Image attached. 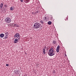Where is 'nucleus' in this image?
<instances>
[{"instance_id": "obj_1", "label": "nucleus", "mask_w": 76, "mask_h": 76, "mask_svg": "<svg viewBox=\"0 0 76 76\" xmlns=\"http://www.w3.org/2000/svg\"><path fill=\"white\" fill-rule=\"evenodd\" d=\"M48 54L50 56H53L55 55V52L54 50H53V48H51L50 50H49V52H48Z\"/></svg>"}, {"instance_id": "obj_2", "label": "nucleus", "mask_w": 76, "mask_h": 76, "mask_svg": "<svg viewBox=\"0 0 76 76\" xmlns=\"http://www.w3.org/2000/svg\"><path fill=\"white\" fill-rule=\"evenodd\" d=\"M41 24L38 23H36L34 24V27L36 29H38L40 27Z\"/></svg>"}, {"instance_id": "obj_3", "label": "nucleus", "mask_w": 76, "mask_h": 76, "mask_svg": "<svg viewBox=\"0 0 76 76\" xmlns=\"http://www.w3.org/2000/svg\"><path fill=\"white\" fill-rule=\"evenodd\" d=\"M5 21L6 23H10L11 22V19L9 18H6L5 20Z\"/></svg>"}, {"instance_id": "obj_4", "label": "nucleus", "mask_w": 76, "mask_h": 76, "mask_svg": "<svg viewBox=\"0 0 76 76\" xmlns=\"http://www.w3.org/2000/svg\"><path fill=\"white\" fill-rule=\"evenodd\" d=\"M14 37H15V38L16 37L18 39H20V35L19 34L17 33L14 35Z\"/></svg>"}, {"instance_id": "obj_5", "label": "nucleus", "mask_w": 76, "mask_h": 76, "mask_svg": "<svg viewBox=\"0 0 76 76\" xmlns=\"http://www.w3.org/2000/svg\"><path fill=\"white\" fill-rule=\"evenodd\" d=\"M14 73L17 75H19V71L18 70H16L14 71Z\"/></svg>"}, {"instance_id": "obj_6", "label": "nucleus", "mask_w": 76, "mask_h": 76, "mask_svg": "<svg viewBox=\"0 0 76 76\" xmlns=\"http://www.w3.org/2000/svg\"><path fill=\"white\" fill-rule=\"evenodd\" d=\"M18 42V39L16 38L15 40L14 41V42L15 44H16V43H17Z\"/></svg>"}, {"instance_id": "obj_7", "label": "nucleus", "mask_w": 76, "mask_h": 76, "mask_svg": "<svg viewBox=\"0 0 76 76\" xmlns=\"http://www.w3.org/2000/svg\"><path fill=\"white\" fill-rule=\"evenodd\" d=\"M4 35L3 34H0V37L1 38H3L4 37Z\"/></svg>"}, {"instance_id": "obj_8", "label": "nucleus", "mask_w": 76, "mask_h": 76, "mask_svg": "<svg viewBox=\"0 0 76 76\" xmlns=\"http://www.w3.org/2000/svg\"><path fill=\"white\" fill-rule=\"evenodd\" d=\"M3 6V4L1 3L0 5V9H2V7Z\"/></svg>"}, {"instance_id": "obj_9", "label": "nucleus", "mask_w": 76, "mask_h": 76, "mask_svg": "<svg viewBox=\"0 0 76 76\" xmlns=\"http://www.w3.org/2000/svg\"><path fill=\"white\" fill-rule=\"evenodd\" d=\"M14 9H15V7H11L10 8V10H12V11L13 10H14Z\"/></svg>"}, {"instance_id": "obj_10", "label": "nucleus", "mask_w": 76, "mask_h": 76, "mask_svg": "<svg viewBox=\"0 0 76 76\" xmlns=\"http://www.w3.org/2000/svg\"><path fill=\"white\" fill-rule=\"evenodd\" d=\"M24 2L27 3H28V2H29V0H25L24 1Z\"/></svg>"}, {"instance_id": "obj_11", "label": "nucleus", "mask_w": 76, "mask_h": 76, "mask_svg": "<svg viewBox=\"0 0 76 76\" xmlns=\"http://www.w3.org/2000/svg\"><path fill=\"white\" fill-rule=\"evenodd\" d=\"M43 54H45V49H43Z\"/></svg>"}, {"instance_id": "obj_12", "label": "nucleus", "mask_w": 76, "mask_h": 76, "mask_svg": "<svg viewBox=\"0 0 76 76\" xmlns=\"http://www.w3.org/2000/svg\"><path fill=\"white\" fill-rule=\"evenodd\" d=\"M53 44L54 45L56 44V41L55 40H53Z\"/></svg>"}, {"instance_id": "obj_13", "label": "nucleus", "mask_w": 76, "mask_h": 76, "mask_svg": "<svg viewBox=\"0 0 76 76\" xmlns=\"http://www.w3.org/2000/svg\"><path fill=\"white\" fill-rule=\"evenodd\" d=\"M8 37H7V35H5L4 37V39H6Z\"/></svg>"}, {"instance_id": "obj_14", "label": "nucleus", "mask_w": 76, "mask_h": 76, "mask_svg": "<svg viewBox=\"0 0 76 76\" xmlns=\"http://www.w3.org/2000/svg\"><path fill=\"white\" fill-rule=\"evenodd\" d=\"M9 34V33H8V32H6L5 33V34H4V35H8Z\"/></svg>"}, {"instance_id": "obj_15", "label": "nucleus", "mask_w": 76, "mask_h": 76, "mask_svg": "<svg viewBox=\"0 0 76 76\" xmlns=\"http://www.w3.org/2000/svg\"><path fill=\"white\" fill-rule=\"evenodd\" d=\"M51 23H52L51 21H49L48 22V25H51Z\"/></svg>"}, {"instance_id": "obj_16", "label": "nucleus", "mask_w": 76, "mask_h": 76, "mask_svg": "<svg viewBox=\"0 0 76 76\" xmlns=\"http://www.w3.org/2000/svg\"><path fill=\"white\" fill-rule=\"evenodd\" d=\"M14 26H15V27H18V24H14Z\"/></svg>"}, {"instance_id": "obj_17", "label": "nucleus", "mask_w": 76, "mask_h": 76, "mask_svg": "<svg viewBox=\"0 0 76 76\" xmlns=\"http://www.w3.org/2000/svg\"><path fill=\"white\" fill-rule=\"evenodd\" d=\"M59 49H60V46L58 45L57 46V48L56 49H57V50H59Z\"/></svg>"}, {"instance_id": "obj_18", "label": "nucleus", "mask_w": 76, "mask_h": 76, "mask_svg": "<svg viewBox=\"0 0 76 76\" xmlns=\"http://www.w3.org/2000/svg\"><path fill=\"white\" fill-rule=\"evenodd\" d=\"M4 7H7V4H5L4 5Z\"/></svg>"}, {"instance_id": "obj_19", "label": "nucleus", "mask_w": 76, "mask_h": 76, "mask_svg": "<svg viewBox=\"0 0 76 76\" xmlns=\"http://www.w3.org/2000/svg\"><path fill=\"white\" fill-rule=\"evenodd\" d=\"M40 22L41 23H44V22H43V21L42 20L40 21Z\"/></svg>"}, {"instance_id": "obj_20", "label": "nucleus", "mask_w": 76, "mask_h": 76, "mask_svg": "<svg viewBox=\"0 0 76 76\" xmlns=\"http://www.w3.org/2000/svg\"><path fill=\"white\" fill-rule=\"evenodd\" d=\"M56 52L58 53L59 52V49H56Z\"/></svg>"}, {"instance_id": "obj_21", "label": "nucleus", "mask_w": 76, "mask_h": 76, "mask_svg": "<svg viewBox=\"0 0 76 76\" xmlns=\"http://www.w3.org/2000/svg\"><path fill=\"white\" fill-rule=\"evenodd\" d=\"M55 70L53 71V74H54V73H55Z\"/></svg>"}, {"instance_id": "obj_22", "label": "nucleus", "mask_w": 76, "mask_h": 76, "mask_svg": "<svg viewBox=\"0 0 76 76\" xmlns=\"http://www.w3.org/2000/svg\"><path fill=\"white\" fill-rule=\"evenodd\" d=\"M6 66H9V64H6Z\"/></svg>"}, {"instance_id": "obj_23", "label": "nucleus", "mask_w": 76, "mask_h": 76, "mask_svg": "<svg viewBox=\"0 0 76 76\" xmlns=\"http://www.w3.org/2000/svg\"><path fill=\"white\" fill-rule=\"evenodd\" d=\"M21 2H23V0H20Z\"/></svg>"}, {"instance_id": "obj_24", "label": "nucleus", "mask_w": 76, "mask_h": 76, "mask_svg": "<svg viewBox=\"0 0 76 76\" xmlns=\"http://www.w3.org/2000/svg\"><path fill=\"white\" fill-rule=\"evenodd\" d=\"M47 47H45V48H44V49H44L45 50V49H46V48Z\"/></svg>"}, {"instance_id": "obj_25", "label": "nucleus", "mask_w": 76, "mask_h": 76, "mask_svg": "<svg viewBox=\"0 0 76 76\" xmlns=\"http://www.w3.org/2000/svg\"><path fill=\"white\" fill-rule=\"evenodd\" d=\"M50 19H53V17H50Z\"/></svg>"}, {"instance_id": "obj_26", "label": "nucleus", "mask_w": 76, "mask_h": 76, "mask_svg": "<svg viewBox=\"0 0 76 76\" xmlns=\"http://www.w3.org/2000/svg\"><path fill=\"white\" fill-rule=\"evenodd\" d=\"M46 17H45V19H46Z\"/></svg>"}, {"instance_id": "obj_27", "label": "nucleus", "mask_w": 76, "mask_h": 76, "mask_svg": "<svg viewBox=\"0 0 76 76\" xmlns=\"http://www.w3.org/2000/svg\"><path fill=\"white\" fill-rule=\"evenodd\" d=\"M44 19L45 20V21L46 20V19Z\"/></svg>"}, {"instance_id": "obj_28", "label": "nucleus", "mask_w": 76, "mask_h": 76, "mask_svg": "<svg viewBox=\"0 0 76 76\" xmlns=\"http://www.w3.org/2000/svg\"><path fill=\"white\" fill-rule=\"evenodd\" d=\"M67 56V55H65V56Z\"/></svg>"}, {"instance_id": "obj_29", "label": "nucleus", "mask_w": 76, "mask_h": 76, "mask_svg": "<svg viewBox=\"0 0 76 76\" xmlns=\"http://www.w3.org/2000/svg\"><path fill=\"white\" fill-rule=\"evenodd\" d=\"M32 14H34V13L33 12L32 13Z\"/></svg>"}, {"instance_id": "obj_30", "label": "nucleus", "mask_w": 76, "mask_h": 76, "mask_svg": "<svg viewBox=\"0 0 76 76\" xmlns=\"http://www.w3.org/2000/svg\"><path fill=\"white\" fill-rule=\"evenodd\" d=\"M37 13H38V11H37Z\"/></svg>"}]
</instances>
